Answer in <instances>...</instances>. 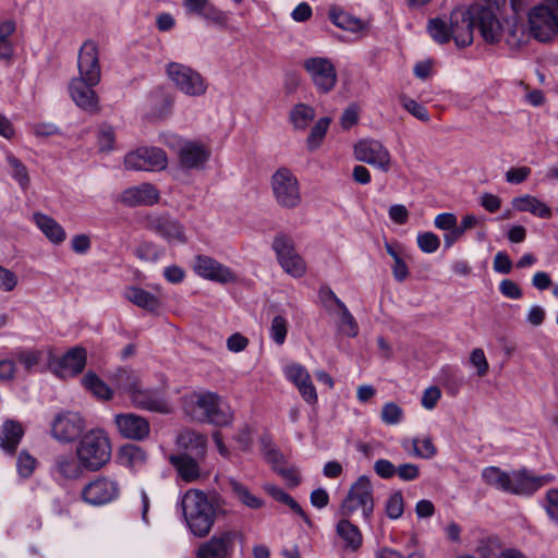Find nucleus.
<instances>
[{"mask_svg":"<svg viewBox=\"0 0 558 558\" xmlns=\"http://www.w3.org/2000/svg\"><path fill=\"white\" fill-rule=\"evenodd\" d=\"M118 388L128 396L131 403L140 410L169 414L172 407L168 401L165 388L148 387L133 371L120 368L114 374Z\"/></svg>","mask_w":558,"mask_h":558,"instance_id":"obj_1","label":"nucleus"},{"mask_svg":"<svg viewBox=\"0 0 558 558\" xmlns=\"http://www.w3.org/2000/svg\"><path fill=\"white\" fill-rule=\"evenodd\" d=\"M481 475L487 485L515 495L533 494L553 480L550 475L533 476L525 470L507 473L497 466L483 469Z\"/></svg>","mask_w":558,"mask_h":558,"instance_id":"obj_2","label":"nucleus"},{"mask_svg":"<svg viewBox=\"0 0 558 558\" xmlns=\"http://www.w3.org/2000/svg\"><path fill=\"white\" fill-rule=\"evenodd\" d=\"M185 413L199 423L227 425L232 421L229 405L216 392H194L186 397Z\"/></svg>","mask_w":558,"mask_h":558,"instance_id":"obj_3","label":"nucleus"},{"mask_svg":"<svg viewBox=\"0 0 558 558\" xmlns=\"http://www.w3.org/2000/svg\"><path fill=\"white\" fill-rule=\"evenodd\" d=\"M465 10H453L449 17L430 19L427 23V32L434 41L447 44L451 39L458 47H466L472 44V21Z\"/></svg>","mask_w":558,"mask_h":558,"instance_id":"obj_4","label":"nucleus"},{"mask_svg":"<svg viewBox=\"0 0 558 558\" xmlns=\"http://www.w3.org/2000/svg\"><path fill=\"white\" fill-rule=\"evenodd\" d=\"M75 456L87 472L101 470L112 456V445L108 434L101 428L87 430L76 444Z\"/></svg>","mask_w":558,"mask_h":558,"instance_id":"obj_5","label":"nucleus"},{"mask_svg":"<svg viewBox=\"0 0 558 558\" xmlns=\"http://www.w3.org/2000/svg\"><path fill=\"white\" fill-rule=\"evenodd\" d=\"M185 522L191 533L205 537L216 521V509L206 494L198 489H189L182 499Z\"/></svg>","mask_w":558,"mask_h":558,"instance_id":"obj_6","label":"nucleus"},{"mask_svg":"<svg viewBox=\"0 0 558 558\" xmlns=\"http://www.w3.org/2000/svg\"><path fill=\"white\" fill-rule=\"evenodd\" d=\"M373 485L367 476H360L350 487L345 498L340 505L342 517H351L361 510L366 522H369L374 512Z\"/></svg>","mask_w":558,"mask_h":558,"instance_id":"obj_7","label":"nucleus"},{"mask_svg":"<svg viewBox=\"0 0 558 558\" xmlns=\"http://www.w3.org/2000/svg\"><path fill=\"white\" fill-rule=\"evenodd\" d=\"M532 36L538 41H549L558 35V0H544L529 13Z\"/></svg>","mask_w":558,"mask_h":558,"instance_id":"obj_8","label":"nucleus"},{"mask_svg":"<svg viewBox=\"0 0 558 558\" xmlns=\"http://www.w3.org/2000/svg\"><path fill=\"white\" fill-rule=\"evenodd\" d=\"M272 196L277 205L284 209H294L302 203L300 182L288 168H279L270 178Z\"/></svg>","mask_w":558,"mask_h":558,"instance_id":"obj_9","label":"nucleus"},{"mask_svg":"<svg viewBox=\"0 0 558 558\" xmlns=\"http://www.w3.org/2000/svg\"><path fill=\"white\" fill-rule=\"evenodd\" d=\"M166 74L175 88L186 96L201 97L207 92L206 78L186 64L169 62L166 66Z\"/></svg>","mask_w":558,"mask_h":558,"instance_id":"obj_10","label":"nucleus"},{"mask_svg":"<svg viewBox=\"0 0 558 558\" xmlns=\"http://www.w3.org/2000/svg\"><path fill=\"white\" fill-rule=\"evenodd\" d=\"M272 250L282 269L294 278H301L306 272V264L296 252L293 240L286 234H277L274 238Z\"/></svg>","mask_w":558,"mask_h":558,"instance_id":"obj_11","label":"nucleus"},{"mask_svg":"<svg viewBox=\"0 0 558 558\" xmlns=\"http://www.w3.org/2000/svg\"><path fill=\"white\" fill-rule=\"evenodd\" d=\"M206 457L192 456L189 452L171 453L169 463L177 473V478L184 483H196L206 480L209 472L204 470Z\"/></svg>","mask_w":558,"mask_h":558,"instance_id":"obj_12","label":"nucleus"},{"mask_svg":"<svg viewBox=\"0 0 558 558\" xmlns=\"http://www.w3.org/2000/svg\"><path fill=\"white\" fill-rule=\"evenodd\" d=\"M119 483L108 476H98L88 482L82 489V499L92 506H104L118 498Z\"/></svg>","mask_w":558,"mask_h":558,"instance_id":"obj_13","label":"nucleus"},{"mask_svg":"<svg viewBox=\"0 0 558 558\" xmlns=\"http://www.w3.org/2000/svg\"><path fill=\"white\" fill-rule=\"evenodd\" d=\"M167 165L166 153L157 147H142L124 157V166L130 170L158 171L166 169Z\"/></svg>","mask_w":558,"mask_h":558,"instance_id":"obj_14","label":"nucleus"},{"mask_svg":"<svg viewBox=\"0 0 558 558\" xmlns=\"http://www.w3.org/2000/svg\"><path fill=\"white\" fill-rule=\"evenodd\" d=\"M465 12L472 19V29L476 26L487 44H495L501 39L502 26L490 8L476 4Z\"/></svg>","mask_w":558,"mask_h":558,"instance_id":"obj_15","label":"nucleus"},{"mask_svg":"<svg viewBox=\"0 0 558 558\" xmlns=\"http://www.w3.org/2000/svg\"><path fill=\"white\" fill-rule=\"evenodd\" d=\"M354 156L359 161L368 163L388 172L391 166L389 150L376 140H362L354 146Z\"/></svg>","mask_w":558,"mask_h":558,"instance_id":"obj_16","label":"nucleus"},{"mask_svg":"<svg viewBox=\"0 0 558 558\" xmlns=\"http://www.w3.org/2000/svg\"><path fill=\"white\" fill-rule=\"evenodd\" d=\"M236 537L238 532L234 530L217 532L198 547L196 557L228 558L234 550Z\"/></svg>","mask_w":558,"mask_h":558,"instance_id":"obj_17","label":"nucleus"},{"mask_svg":"<svg viewBox=\"0 0 558 558\" xmlns=\"http://www.w3.org/2000/svg\"><path fill=\"white\" fill-rule=\"evenodd\" d=\"M304 69L320 93L330 92L337 83V72L327 58L314 57L304 61Z\"/></svg>","mask_w":558,"mask_h":558,"instance_id":"obj_18","label":"nucleus"},{"mask_svg":"<svg viewBox=\"0 0 558 558\" xmlns=\"http://www.w3.org/2000/svg\"><path fill=\"white\" fill-rule=\"evenodd\" d=\"M85 423L75 412H65L57 415L51 424V434L60 442H72L83 432Z\"/></svg>","mask_w":558,"mask_h":558,"instance_id":"obj_19","label":"nucleus"},{"mask_svg":"<svg viewBox=\"0 0 558 558\" xmlns=\"http://www.w3.org/2000/svg\"><path fill=\"white\" fill-rule=\"evenodd\" d=\"M144 225L146 229L163 238L169 243L186 242L183 227L168 215H149L144 219Z\"/></svg>","mask_w":558,"mask_h":558,"instance_id":"obj_20","label":"nucleus"},{"mask_svg":"<svg viewBox=\"0 0 558 558\" xmlns=\"http://www.w3.org/2000/svg\"><path fill=\"white\" fill-rule=\"evenodd\" d=\"M114 425L125 439L142 441L149 437V422L135 413H120L114 415Z\"/></svg>","mask_w":558,"mask_h":558,"instance_id":"obj_21","label":"nucleus"},{"mask_svg":"<svg viewBox=\"0 0 558 558\" xmlns=\"http://www.w3.org/2000/svg\"><path fill=\"white\" fill-rule=\"evenodd\" d=\"M193 269L199 277L219 283L236 280V275L229 267L206 255L195 257Z\"/></svg>","mask_w":558,"mask_h":558,"instance_id":"obj_22","label":"nucleus"},{"mask_svg":"<svg viewBox=\"0 0 558 558\" xmlns=\"http://www.w3.org/2000/svg\"><path fill=\"white\" fill-rule=\"evenodd\" d=\"M77 68L80 77L87 80L89 84H98L100 82V64L98 49L94 41H85L78 52Z\"/></svg>","mask_w":558,"mask_h":558,"instance_id":"obj_23","label":"nucleus"},{"mask_svg":"<svg viewBox=\"0 0 558 558\" xmlns=\"http://www.w3.org/2000/svg\"><path fill=\"white\" fill-rule=\"evenodd\" d=\"M86 364V350L82 347H75L63 354L50 361V367L57 376L61 378L73 377L80 374Z\"/></svg>","mask_w":558,"mask_h":558,"instance_id":"obj_24","label":"nucleus"},{"mask_svg":"<svg viewBox=\"0 0 558 558\" xmlns=\"http://www.w3.org/2000/svg\"><path fill=\"white\" fill-rule=\"evenodd\" d=\"M284 375L298 388L303 400L308 404H315L318 400L316 388L310 373L301 364L294 363L284 367Z\"/></svg>","mask_w":558,"mask_h":558,"instance_id":"obj_25","label":"nucleus"},{"mask_svg":"<svg viewBox=\"0 0 558 558\" xmlns=\"http://www.w3.org/2000/svg\"><path fill=\"white\" fill-rule=\"evenodd\" d=\"M97 84H89L87 80L73 78L69 85V92L72 100L81 109L95 113L99 110L98 97L93 89Z\"/></svg>","mask_w":558,"mask_h":558,"instance_id":"obj_26","label":"nucleus"},{"mask_svg":"<svg viewBox=\"0 0 558 558\" xmlns=\"http://www.w3.org/2000/svg\"><path fill=\"white\" fill-rule=\"evenodd\" d=\"M120 202L126 206H150L159 201L158 190L150 183H142L124 190Z\"/></svg>","mask_w":558,"mask_h":558,"instance_id":"obj_27","label":"nucleus"},{"mask_svg":"<svg viewBox=\"0 0 558 558\" xmlns=\"http://www.w3.org/2000/svg\"><path fill=\"white\" fill-rule=\"evenodd\" d=\"M210 157V150L197 142H186L180 147L179 165L183 169H201Z\"/></svg>","mask_w":558,"mask_h":558,"instance_id":"obj_28","label":"nucleus"},{"mask_svg":"<svg viewBox=\"0 0 558 558\" xmlns=\"http://www.w3.org/2000/svg\"><path fill=\"white\" fill-rule=\"evenodd\" d=\"M179 452H189L192 456L206 457L207 437L206 435L194 430L183 429L177 436Z\"/></svg>","mask_w":558,"mask_h":558,"instance_id":"obj_29","label":"nucleus"},{"mask_svg":"<svg viewBox=\"0 0 558 558\" xmlns=\"http://www.w3.org/2000/svg\"><path fill=\"white\" fill-rule=\"evenodd\" d=\"M33 221L51 243L58 245L65 240V230L52 217L41 213H35L33 215Z\"/></svg>","mask_w":558,"mask_h":558,"instance_id":"obj_30","label":"nucleus"},{"mask_svg":"<svg viewBox=\"0 0 558 558\" xmlns=\"http://www.w3.org/2000/svg\"><path fill=\"white\" fill-rule=\"evenodd\" d=\"M24 436V428L17 421L7 420L0 428V447L13 454Z\"/></svg>","mask_w":558,"mask_h":558,"instance_id":"obj_31","label":"nucleus"},{"mask_svg":"<svg viewBox=\"0 0 558 558\" xmlns=\"http://www.w3.org/2000/svg\"><path fill=\"white\" fill-rule=\"evenodd\" d=\"M511 204L515 210L522 213H530L538 218L548 219L553 215V211L549 206L539 201L537 197L530 194L514 197Z\"/></svg>","mask_w":558,"mask_h":558,"instance_id":"obj_32","label":"nucleus"},{"mask_svg":"<svg viewBox=\"0 0 558 558\" xmlns=\"http://www.w3.org/2000/svg\"><path fill=\"white\" fill-rule=\"evenodd\" d=\"M53 471L61 478L64 480H77L84 474L85 466L81 463V460L70 454L58 456L53 463Z\"/></svg>","mask_w":558,"mask_h":558,"instance_id":"obj_33","label":"nucleus"},{"mask_svg":"<svg viewBox=\"0 0 558 558\" xmlns=\"http://www.w3.org/2000/svg\"><path fill=\"white\" fill-rule=\"evenodd\" d=\"M315 109L306 104H295L289 112V122L295 131H305L314 121Z\"/></svg>","mask_w":558,"mask_h":558,"instance_id":"obj_34","label":"nucleus"},{"mask_svg":"<svg viewBox=\"0 0 558 558\" xmlns=\"http://www.w3.org/2000/svg\"><path fill=\"white\" fill-rule=\"evenodd\" d=\"M124 296L136 306L149 312L156 311L160 305L159 299L156 295L137 287L128 288Z\"/></svg>","mask_w":558,"mask_h":558,"instance_id":"obj_35","label":"nucleus"},{"mask_svg":"<svg viewBox=\"0 0 558 558\" xmlns=\"http://www.w3.org/2000/svg\"><path fill=\"white\" fill-rule=\"evenodd\" d=\"M228 485L233 493V495L247 508L250 509H260L264 507L265 502L259 497L253 495L250 489L242 483H240L234 477H228Z\"/></svg>","mask_w":558,"mask_h":558,"instance_id":"obj_36","label":"nucleus"},{"mask_svg":"<svg viewBox=\"0 0 558 558\" xmlns=\"http://www.w3.org/2000/svg\"><path fill=\"white\" fill-rule=\"evenodd\" d=\"M263 488L275 500L287 505L294 513L300 515L304 520V522L311 524L308 515L304 512L302 507L296 502V500H294L292 496H290L283 489L274 484H265Z\"/></svg>","mask_w":558,"mask_h":558,"instance_id":"obj_37","label":"nucleus"},{"mask_svg":"<svg viewBox=\"0 0 558 558\" xmlns=\"http://www.w3.org/2000/svg\"><path fill=\"white\" fill-rule=\"evenodd\" d=\"M348 517H343L337 524V534L345 543L347 547L356 550L362 545V533L356 525L351 523Z\"/></svg>","mask_w":558,"mask_h":558,"instance_id":"obj_38","label":"nucleus"},{"mask_svg":"<svg viewBox=\"0 0 558 558\" xmlns=\"http://www.w3.org/2000/svg\"><path fill=\"white\" fill-rule=\"evenodd\" d=\"M329 19L337 27L345 31L359 32L364 27L360 19L352 16L337 7H332L329 10Z\"/></svg>","mask_w":558,"mask_h":558,"instance_id":"obj_39","label":"nucleus"},{"mask_svg":"<svg viewBox=\"0 0 558 558\" xmlns=\"http://www.w3.org/2000/svg\"><path fill=\"white\" fill-rule=\"evenodd\" d=\"M146 452L135 445H126L120 451L121 463L131 469L141 468L146 462Z\"/></svg>","mask_w":558,"mask_h":558,"instance_id":"obj_40","label":"nucleus"},{"mask_svg":"<svg viewBox=\"0 0 558 558\" xmlns=\"http://www.w3.org/2000/svg\"><path fill=\"white\" fill-rule=\"evenodd\" d=\"M336 306L340 312L339 330L348 337H355L359 333V327L355 318L341 300H336Z\"/></svg>","mask_w":558,"mask_h":558,"instance_id":"obj_41","label":"nucleus"},{"mask_svg":"<svg viewBox=\"0 0 558 558\" xmlns=\"http://www.w3.org/2000/svg\"><path fill=\"white\" fill-rule=\"evenodd\" d=\"M5 160L9 166L11 177L23 190H26L31 183L26 166L12 154H7Z\"/></svg>","mask_w":558,"mask_h":558,"instance_id":"obj_42","label":"nucleus"},{"mask_svg":"<svg viewBox=\"0 0 558 558\" xmlns=\"http://www.w3.org/2000/svg\"><path fill=\"white\" fill-rule=\"evenodd\" d=\"M330 123L331 119L328 117L320 118L315 122L306 138V146L310 150H315L320 146Z\"/></svg>","mask_w":558,"mask_h":558,"instance_id":"obj_43","label":"nucleus"},{"mask_svg":"<svg viewBox=\"0 0 558 558\" xmlns=\"http://www.w3.org/2000/svg\"><path fill=\"white\" fill-rule=\"evenodd\" d=\"M82 383L97 398L109 400L112 397V390L94 373H87Z\"/></svg>","mask_w":558,"mask_h":558,"instance_id":"obj_44","label":"nucleus"},{"mask_svg":"<svg viewBox=\"0 0 558 558\" xmlns=\"http://www.w3.org/2000/svg\"><path fill=\"white\" fill-rule=\"evenodd\" d=\"M15 31V23L13 21L0 22V58L10 59L13 53L11 36Z\"/></svg>","mask_w":558,"mask_h":558,"instance_id":"obj_45","label":"nucleus"},{"mask_svg":"<svg viewBox=\"0 0 558 558\" xmlns=\"http://www.w3.org/2000/svg\"><path fill=\"white\" fill-rule=\"evenodd\" d=\"M385 511L389 519H399L404 511V501L401 492L391 494L385 504Z\"/></svg>","mask_w":558,"mask_h":558,"instance_id":"obj_46","label":"nucleus"},{"mask_svg":"<svg viewBox=\"0 0 558 558\" xmlns=\"http://www.w3.org/2000/svg\"><path fill=\"white\" fill-rule=\"evenodd\" d=\"M412 447L413 454L422 459H430L437 452L430 437H424L422 439L414 438L412 440Z\"/></svg>","mask_w":558,"mask_h":558,"instance_id":"obj_47","label":"nucleus"},{"mask_svg":"<svg viewBox=\"0 0 558 558\" xmlns=\"http://www.w3.org/2000/svg\"><path fill=\"white\" fill-rule=\"evenodd\" d=\"M287 332H288V322H287V319L283 316H281V315L275 316L272 322H271L270 329H269L270 338L278 345H281L286 341Z\"/></svg>","mask_w":558,"mask_h":558,"instance_id":"obj_48","label":"nucleus"},{"mask_svg":"<svg viewBox=\"0 0 558 558\" xmlns=\"http://www.w3.org/2000/svg\"><path fill=\"white\" fill-rule=\"evenodd\" d=\"M380 418L387 425L399 424L403 418V410L396 402H387L381 409Z\"/></svg>","mask_w":558,"mask_h":558,"instance_id":"obj_49","label":"nucleus"},{"mask_svg":"<svg viewBox=\"0 0 558 558\" xmlns=\"http://www.w3.org/2000/svg\"><path fill=\"white\" fill-rule=\"evenodd\" d=\"M206 20L208 23L214 25L225 27L228 24V14L215 5L210 4V2L206 5L204 11L198 15Z\"/></svg>","mask_w":558,"mask_h":558,"instance_id":"obj_50","label":"nucleus"},{"mask_svg":"<svg viewBox=\"0 0 558 558\" xmlns=\"http://www.w3.org/2000/svg\"><path fill=\"white\" fill-rule=\"evenodd\" d=\"M416 243L423 253L433 254L439 248L440 239L433 232H422L417 234Z\"/></svg>","mask_w":558,"mask_h":558,"instance_id":"obj_51","label":"nucleus"},{"mask_svg":"<svg viewBox=\"0 0 558 558\" xmlns=\"http://www.w3.org/2000/svg\"><path fill=\"white\" fill-rule=\"evenodd\" d=\"M14 356L27 372H31L41 360V351L20 350L14 353Z\"/></svg>","mask_w":558,"mask_h":558,"instance_id":"obj_52","label":"nucleus"},{"mask_svg":"<svg viewBox=\"0 0 558 558\" xmlns=\"http://www.w3.org/2000/svg\"><path fill=\"white\" fill-rule=\"evenodd\" d=\"M36 466V459L26 451H21L17 458V472L23 477H29Z\"/></svg>","mask_w":558,"mask_h":558,"instance_id":"obj_53","label":"nucleus"},{"mask_svg":"<svg viewBox=\"0 0 558 558\" xmlns=\"http://www.w3.org/2000/svg\"><path fill=\"white\" fill-rule=\"evenodd\" d=\"M402 105L407 111H409L412 116H414L416 119L427 122L429 121V113L427 109L411 98H404L402 101Z\"/></svg>","mask_w":558,"mask_h":558,"instance_id":"obj_54","label":"nucleus"},{"mask_svg":"<svg viewBox=\"0 0 558 558\" xmlns=\"http://www.w3.org/2000/svg\"><path fill=\"white\" fill-rule=\"evenodd\" d=\"M470 362L474 367H476L478 376L483 377L487 374L489 366L482 349L476 348L471 352Z\"/></svg>","mask_w":558,"mask_h":558,"instance_id":"obj_55","label":"nucleus"},{"mask_svg":"<svg viewBox=\"0 0 558 558\" xmlns=\"http://www.w3.org/2000/svg\"><path fill=\"white\" fill-rule=\"evenodd\" d=\"M160 255V250L151 243H143L136 248V256L146 262H156Z\"/></svg>","mask_w":558,"mask_h":558,"instance_id":"obj_56","label":"nucleus"},{"mask_svg":"<svg viewBox=\"0 0 558 558\" xmlns=\"http://www.w3.org/2000/svg\"><path fill=\"white\" fill-rule=\"evenodd\" d=\"M440 397L441 392L438 387L430 386L426 388L423 392L421 400L422 407L425 408L426 410H433L436 407Z\"/></svg>","mask_w":558,"mask_h":558,"instance_id":"obj_57","label":"nucleus"},{"mask_svg":"<svg viewBox=\"0 0 558 558\" xmlns=\"http://www.w3.org/2000/svg\"><path fill=\"white\" fill-rule=\"evenodd\" d=\"M531 174V169L526 166L510 168L506 172V180L511 184H520L524 182Z\"/></svg>","mask_w":558,"mask_h":558,"instance_id":"obj_58","label":"nucleus"},{"mask_svg":"<svg viewBox=\"0 0 558 558\" xmlns=\"http://www.w3.org/2000/svg\"><path fill=\"white\" fill-rule=\"evenodd\" d=\"M434 225L439 230L448 231L458 226V219L452 213H441L435 217Z\"/></svg>","mask_w":558,"mask_h":558,"instance_id":"obj_59","label":"nucleus"},{"mask_svg":"<svg viewBox=\"0 0 558 558\" xmlns=\"http://www.w3.org/2000/svg\"><path fill=\"white\" fill-rule=\"evenodd\" d=\"M17 286L16 275L0 265V289L10 292Z\"/></svg>","mask_w":558,"mask_h":558,"instance_id":"obj_60","label":"nucleus"},{"mask_svg":"<svg viewBox=\"0 0 558 558\" xmlns=\"http://www.w3.org/2000/svg\"><path fill=\"white\" fill-rule=\"evenodd\" d=\"M374 471L381 478H390L396 472L397 468L387 459H379L374 463Z\"/></svg>","mask_w":558,"mask_h":558,"instance_id":"obj_61","label":"nucleus"},{"mask_svg":"<svg viewBox=\"0 0 558 558\" xmlns=\"http://www.w3.org/2000/svg\"><path fill=\"white\" fill-rule=\"evenodd\" d=\"M493 267L499 274H509L512 269V262L507 253L498 252L494 257Z\"/></svg>","mask_w":558,"mask_h":558,"instance_id":"obj_62","label":"nucleus"},{"mask_svg":"<svg viewBox=\"0 0 558 558\" xmlns=\"http://www.w3.org/2000/svg\"><path fill=\"white\" fill-rule=\"evenodd\" d=\"M500 292L512 300H518L522 296V291L520 287L510 279H505L499 284Z\"/></svg>","mask_w":558,"mask_h":558,"instance_id":"obj_63","label":"nucleus"},{"mask_svg":"<svg viewBox=\"0 0 558 558\" xmlns=\"http://www.w3.org/2000/svg\"><path fill=\"white\" fill-rule=\"evenodd\" d=\"M548 515L558 522V489H550L546 495Z\"/></svg>","mask_w":558,"mask_h":558,"instance_id":"obj_64","label":"nucleus"}]
</instances>
